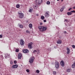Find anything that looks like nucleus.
Segmentation results:
<instances>
[{"mask_svg":"<svg viewBox=\"0 0 75 75\" xmlns=\"http://www.w3.org/2000/svg\"><path fill=\"white\" fill-rule=\"evenodd\" d=\"M53 74H54V75H55V74H56V71H54L53 72Z\"/></svg>","mask_w":75,"mask_h":75,"instance_id":"obj_31","label":"nucleus"},{"mask_svg":"<svg viewBox=\"0 0 75 75\" xmlns=\"http://www.w3.org/2000/svg\"><path fill=\"white\" fill-rule=\"evenodd\" d=\"M62 2L63 1V0H61Z\"/></svg>","mask_w":75,"mask_h":75,"instance_id":"obj_47","label":"nucleus"},{"mask_svg":"<svg viewBox=\"0 0 75 75\" xmlns=\"http://www.w3.org/2000/svg\"><path fill=\"white\" fill-rule=\"evenodd\" d=\"M37 16H39V15H38V14H36Z\"/></svg>","mask_w":75,"mask_h":75,"instance_id":"obj_45","label":"nucleus"},{"mask_svg":"<svg viewBox=\"0 0 75 75\" xmlns=\"http://www.w3.org/2000/svg\"><path fill=\"white\" fill-rule=\"evenodd\" d=\"M36 72L38 74H39V73H40V71H39L38 70H37Z\"/></svg>","mask_w":75,"mask_h":75,"instance_id":"obj_26","label":"nucleus"},{"mask_svg":"<svg viewBox=\"0 0 75 75\" xmlns=\"http://www.w3.org/2000/svg\"><path fill=\"white\" fill-rule=\"evenodd\" d=\"M17 62L16 60H15L14 61V63L15 64H16Z\"/></svg>","mask_w":75,"mask_h":75,"instance_id":"obj_29","label":"nucleus"},{"mask_svg":"<svg viewBox=\"0 0 75 75\" xmlns=\"http://www.w3.org/2000/svg\"><path fill=\"white\" fill-rule=\"evenodd\" d=\"M26 71L27 72H30V70H29L28 69H27L26 70Z\"/></svg>","mask_w":75,"mask_h":75,"instance_id":"obj_33","label":"nucleus"},{"mask_svg":"<svg viewBox=\"0 0 75 75\" xmlns=\"http://www.w3.org/2000/svg\"><path fill=\"white\" fill-rule=\"evenodd\" d=\"M72 47H73V48H75V46L73 45L72 46Z\"/></svg>","mask_w":75,"mask_h":75,"instance_id":"obj_36","label":"nucleus"},{"mask_svg":"<svg viewBox=\"0 0 75 75\" xmlns=\"http://www.w3.org/2000/svg\"><path fill=\"white\" fill-rule=\"evenodd\" d=\"M60 64L62 66V67H64V65H65V64L64 63V62L63 61H62L60 62Z\"/></svg>","mask_w":75,"mask_h":75,"instance_id":"obj_11","label":"nucleus"},{"mask_svg":"<svg viewBox=\"0 0 75 75\" xmlns=\"http://www.w3.org/2000/svg\"><path fill=\"white\" fill-rule=\"evenodd\" d=\"M29 28H31L33 27V25L31 24H30L29 25Z\"/></svg>","mask_w":75,"mask_h":75,"instance_id":"obj_20","label":"nucleus"},{"mask_svg":"<svg viewBox=\"0 0 75 75\" xmlns=\"http://www.w3.org/2000/svg\"><path fill=\"white\" fill-rule=\"evenodd\" d=\"M55 67L56 69H58V68H59V62H55Z\"/></svg>","mask_w":75,"mask_h":75,"instance_id":"obj_1","label":"nucleus"},{"mask_svg":"<svg viewBox=\"0 0 75 75\" xmlns=\"http://www.w3.org/2000/svg\"><path fill=\"white\" fill-rule=\"evenodd\" d=\"M13 62H12V61H11V62H10V64H13Z\"/></svg>","mask_w":75,"mask_h":75,"instance_id":"obj_41","label":"nucleus"},{"mask_svg":"<svg viewBox=\"0 0 75 75\" xmlns=\"http://www.w3.org/2000/svg\"><path fill=\"white\" fill-rule=\"evenodd\" d=\"M21 57H22V54L21 53H19L18 57V59H21Z\"/></svg>","mask_w":75,"mask_h":75,"instance_id":"obj_9","label":"nucleus"},{"mask_svg":"<svg viewBox=\"0 0 75 75\" xmlns=\"http://www.w3.org/2000/svg\"><path fill=\"white\" fill-rule=\"evenodd\" d=\"M47 30V28L45 26H43L41 30V32H42L43 33L44 31H45Z\"/></svg>","mask_w":75,"mask_h":75,"instance_id":"obj_2","label":"nucleus"},{"mask_svg":"<svg viewBox=\"0 0 75 75\" xmlns=\"http://www.w3.org/2000/svg\"><path fill=\"white\" fill-rule=\"evenodd\" d=\"M37 4L38 5H40L41 4V3H42V0H36V1Z\"/></svg>","mask_w":75,"mask_h":75,"instance_id":"obj_3","label":"nucleus"},{"mask_svg":"<svg viewBox=\"0 0 75 75\" xmlns=\"http://www.w3.org/2000/svg\"><path fill=\"white\" fill-rule=\"evenodd\" d=\"M18 26H19V27H20L21 28H23V25L19 24L18 25Z\"/></svg>","mask_w":75,"mask_h":75,"instance_id":"obj_18","label":"nucleus"},{"mask_svg":"<svg viewBox=\"0 0 75 75\" xmlns=\"http://www.w3.org/2000/svg\"><path fill=\"white\" fill-rule=\"evenodd\" d=\"M42 25V23H40V25Z\"/></svg>","mask_w":75,"mask_h":75,"instance_id":"obj_40","label":"nucleus"},{"mask_svg":"<svg viewBox=\"0 0 75 75\" xmlns=\"http://www.w3.org/2000/svg\"><path fill=\"white\" fill-rule=\"evenodd\" d=\"M44 22V23H45V22H47V21H46V20H44L43 21Z\"/></svg>","mask_w":75,"mask_h":75,"instance_id":"obj_39","label":"nucleus"},{"mask_svg":"<svg viewBox=\"0 0 75 75\" xmlns=\"http://www.w3.org/2000/svg\"><path fill=\"white\" fill-rule=\"evenodd\" d=\"M21 41L20 42V43L21 45H24V41L23 39L21 40Z\"/></svg>","mask_w":75,"mask_h":75,"instance_id":"obj_8","label":"nucleus"},{"mask_svg":"<svg viewBox=\"0 0 75 75\" xmlns=\"http://www.w3.org/2000/svg\"><path fill=\"white\" fill-rule=\"evenodd\" d=\"M57 43L59 44H61L62 43V41L60 40H59L57 42Z\"/></svg>","mask_w":75,"mask_h":75,"instance_id":"obj_14","label":"nucleus"},{"mask_svg":"<svg viewBox=\"0 0 75 75\" xmlns=\"http://www.w3.org/2000/svg\"><path fill=\"white\" fill-rule=\"evenodd\" d=\"M16 52H18V51H19V50H18V49H17L16 50Z\"/></svg>","mask_w":75,"mask_h":75,"instance_id":"obj_30","label":"nucleus"},{"mask_svg":"<svg viewBox=\"0 0 75 75\" xmlns=\"http://www.w3.org/2000/svg\"><path fill=\"white\" fill-rule=\"evenodd\" d=\"M67 14L68 16H71L72 13H71V12H67Z\"/></svg>","mask_w":75,"mask_h":75,"instance_id":"obj_19","label":"nucleus"},{"mask_svg":"<svg viewBox=\"0 0 75 75\" xmlns=\"http://www.w3.org/2000/svg\"><path fill=\"white\" fill-rule=\"evenodd\" d=\"M71 13H75V10H73L72 11H71Z\"/></svg>","mask_w":75,"mask_h":75,"instance_id":"obj_32","label":"nucleus"},{"mask_svg":"<svg viewBox=\"0 0 75 75\" xmlns=\"http://www.w3.org/2000/svg\"><path fill=\"white\" fill-rule=\"evenodd\" d=\"M29 12H30V13H32L33 12V10L31 9H30L29 10Z\"/></svg>","mask_w":75,"mask_h":75,"instance_id":"obj_25","label":"nucleus"},{"mask_svg":"<svg viewBox=\"0 0 75 75\" xmlns=\"http://www.w3.org/2000/svg\"><path fill=\"white\" fill-rule=\"evenodd\" d=\"M5 58H6V56H5Z\"/></svg>","mask_w":75,"mask_h":75,"instance_id":"obj_46","label":"nucleus"},{"mask_svg":"<svg viewBox=\"0 0 75 75\" xmlns=\"http://www.w3.org/2000/svg\"><path fill=\"white\" fill-rule=\"evenodd\" d=\"M22 13H22L21 11H19L18 12V15Z\"/></svg>","mask_w":75,"mask_h":75,"instance_id":"obj_22","label":"nucleus"},{"mask_svg":"<svg viewBox=\"0 0 75 75\" xmlns=\"http://www.w3.org/2000/svg\"><path fill=\"white\" fill-rule=\"evenodd\" d=\"M41 18L42 20H44V18H45V17H44V16H41Z\"/></svg>","mask_w":75,"mask_h":75,"instance_id":"obj_21","label":"nucleus"},{"mask_svg":"<svg viewBox=\"0 0 75 75\" xmlns=\"http://www.w3.org/2000/svg\"><path fill=\"white\" fill-rule=\"evenodd\" d=\"M26 33H29V31L28 30H27L26 31Z\"/></svg>","mask_w":75,"mask_h":75,"instance_id":"obj_38","label":"nucleus"},{"mask_svg":"<svg viewBox=\"0 0 75 75\" xmlns=\"http://www.w3.org/2000/svg\"><path fill=\"white\" fill-rule=\"evenodd\" d=\"M71 9H72V8H71L69 9V11H70Z\"/></svg>","mask_w":75,"mask_h":75,"instance_id":"obj_42","label":"nucleus"},{"mask_svg":"<svg viewBox=\"0 0 75 75\" xmlns=\"http://www.w3.org/2000/svg\"><path fill=\"white\" fill-rule=\"evenodd\" d=\"M0 67H1V65H0Z\"/></svg>","mask_w":75,"mask_h":75,"instance_id":"obj_50","label":"nucleus"},{"mask_svg":"<svg viewBox=\"0 0 75 75\" xmlns=\"http://www.w3.org/2000/svg\"><path fill=\"white\" fill-rule=\"evenodd\" d=\"M64 34H66V33H67V32L65 31H64Z\"/></svg>","mask_w":75,"mask_h":75,"instance_id":"obj_43","label":"nucleus"},{"mask_svg":"<svg viewBox=\"0 0 75 75\" xmlns=\"http://www.w3.org/2000/svg\"><path fill=\"white\" fill-rule=\"evenodd\" d=\"M49 13L50 12L49 11L46 12V13L45 14V17H48L50 16Z\"/></svg>","mask_w":75,"mask_h":75,"instance_id":"obj_5","label":"nucleus"},{"mask_svg":"<svg viewBox=\"0 0 75 75\" xmlns=\"http://www.w3.org/2000/svg\"><path fill=\"white\" fill-rule=\"evenodd\" d=\"M47 4L48 5L50 4V2L49 1H47Z\"/></svg>","mask_w":75,"mask_h":75,"instance_id":"obj_28","label":"nucleus"},{"mask_svg":"<svg viewBox=\"0 0 75 75\" xmlns=\"http://www.w3.org/2000/svg\"><path fill=\"white\" fill-rule=\"evenodd\" d=\"M23 52L24 53H28L29 52V51L27 50V49H24L23 50Z\"/></svg>","mask_w":75,"mask_h":75,"instance_id":"obj_10","label":"nucleus"},{"mask_svg":"<svg viewBox=\"0 0 75 75\" xmlns=\"http://www.w3.org/2000/svg\"><path fill=\"white\" fill-rule=\"evenodd\" d=\"M16 7L17 8H20V5H16Z\"/></svg>","mask_w":75,"mask_h":75,"instance_id":"obj_23","label":"nucleus"},{"mask_svg":"<svg viewBox=\"0 0 75 75\" xmlns=\"http://www.w3.org/2000/svg\"><path fill=\"white\" fill-rule=\"evenodd\" d=\"M37 52V50H34L33 51V52L34 53H35V52Z\"/></svg>","mask_w":75,"mask_h":75,"instance_id":"obj_37","label":"nucleus"},{"mask_svg":"<svg viewBox=\"0 0 75 75\" xmlns=\"http://www.w3.org/2000/svg\"><path fill=\"white\" fill-rule=\"evenodd\" d=\"M33 44L32 42H31L30 43L28 44V47L30 49H31L32 48V45Z\"/></svg>","mask_w":75,"mask_h":75,"instance_id":"obj_6","label":"nucleus"},{"mask_svg":"<svg viewBox=\"0 0 75 75\" xmlns=\"http://www.w3.org/2000/svg\"><path fill=\"white\" fill-rule=\"evenodd\" d=\"M73 9H75V6H74L73 7Z\"/></svg>","mask_w":75,"mask_h":75,"instance_id":"obj_44","label":"nucleus"},{"mask_svg":"<svg viewBox=\"0 0 75 75\" xmlns=\"http://www.w3.org/2000/svg\"><path fill=\"white\" fill-rule=\"evenodd\" d=\"M65 6H63L60 10V11L61 12H62L63 11V10H64V9H65Z\"/></svg>","mask_w":75,"mask_h":75,"instance_id":"obj_15","label":"nucleus"},{"mask_svg":"<svg viewBox=\"0 0 75 75\" xmlns=\"http://www.w3.org/2000/svg\"><path fill=\"white\" fill-rule=\"evenodd\" d=\"M34 59V57H31L30 59L29 62L30 63H33Z\"/></svg>","mask_w":75,"mask_h":75,"instance_id":"obj_4","label":"nucleus"},{"mask_svg":"<svg viewBox=\"0 0 75 75\" xmlns=\"http://www.w3.org/2000/svg\"><path fill=\"white\" fill-rule=\"evenodd\" d=\"M24 14L23 13H21L20 15H19L18 16L19 18H22L24 17Z\"/></svg>","mask_w":75,"mask_h":75,"instance_id":"obj_7","label":"nucleus"},{"mask_svg":"<svg viewBox=\"0 0 75 75\" xmlns=\"http://www.w3.org/2000/svg\"><path fill=\"white\" fill-rule=\"evenodd\" d=\"M74 65L75 66V63H74Z\"/></svg>","mask_w":75,"mask_h":75,"instance_id":"obj_48","label":"nucleus"},{"mask_svg":"<svg viewBox=\"0 0 75 75\" xmlns=\"http://www.w3.org/2000/svg\"><path fill=\"white\" fill-rule=\"evenodd\" d=\"M67 54H69V53H70V50H69V49L68 47L67 48Z\"/></svg>","mask_w":75,"mask_h":75,"instance_id":"obj_12","label":"nucleus"},{"mask_svg":"<svg viewBox=\"0 0 75 75\" xmlns=\"http://www.w3.org/2000/svg\"><path fill=\"white\" fill-rule=\"evenodd\" d=\"M18 67V65L17 64H15L12 66V68H17Z\"/></svg>","mask_w":75,"mask_h":75,"instance_id":"obj_13","label":"nucleus"},{"mask_svg":"<svg viewBox=\"0 0 75 75\" xmlns=\"http://www.w3.org/2000/svg\"><path fill=\"white\" fill-rule=\"evenodd\" d=\"M75 65L73 64H72V67L73 68H75Z\"/></svg>","mask_w":75,"mask_h":75,"instance_id":"obj_27","label":"nucleus"},{"mask_svg":"<svg viewBox=\"0 0 75 75\" xmlns=\"http://www.w3.org/2000/svg\"><path fill=\"white\" fill-rule=\"evenodd\" d=\"M64 21L66 22H68V20L66 19H65L64 20Z\"/></svg>","mask_w":75,"mask_h":75,"instance_id":"obj_34","label":"nucleus"},{"mask_svg":"<svg viewBox=\"0 0 75 75\" xmlns=\"http://www.w3.org/2000/svg\"><path fill=\"white\" fill-rule=\"evenodd\" d=\"M67 71L68 72H70V71H71V70H70V69H68L67 70Z\"/></svg>","mask_w":75,"mask_h":75,"instance_id":"obj_24","label":"nucleus"},{"mask_svg":"<svg viewBox=\"0 0 75 75\" xmlns=\"http://www.w3.org/2000/svg\"><path fill=\"white\" fill-rule=\"evenodd\" d=\"M59 0H57V1H59Z\"/></svg>","mask_w":75,"mask_h":75,"instance_id":"obj_49","label":"nucleus"},{"mask_svg":"<svg viewBox=\"0 0 75 75\" xmlns=\"http://www.w3.org/2000/svg\"><path fill=\"white\" fill-rule=\"evenodd\" d=\"M38 7V6L37 5H35L33 6V8H34V9H37Z\"/></svg>","mask_w":75,"mask_h":75,"instance_id":"obj_17","label":"nucleus"},{"mask_svg":"<svg viewBox=\"0 0 75 75\" xmlns=\"http://www.w3.org/2000/svg\"><path fill=\"white\" fill-rule=\"evenodd\" d=\"M2 37H3V35H0V38H1Z\"/></svg>","mask_w":75,"mask_h":75,"instance_id":"obj_35","label":"nucleus"},{"mask_svg":"<svg viewBox=\"0 0 75 75\" xmlns=\"http://www.w3.org/2000/svg\"><path fill=\"white\" fill-rule=\"evenodd\" d=\"M43 27V26H39L38 27L39 28V29L40 32H41V30L42 28Z\"/></svg>","mask_w":75,"mask_h":75,"instance_id":"obj_16","label":"nucleus"}]
</instances>
